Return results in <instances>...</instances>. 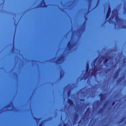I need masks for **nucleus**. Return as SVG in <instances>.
<instances>
[{
    "instance_id": "2eb2a0df",
    "label": "nucleus",
    "mask_w": 126,
    "mask_h": 126,
    "mask_svg": "<svg viewBox=\"0 0 126 126\" xmlns=\"http://www.w3.org/2000/svg\"><path fill=\"white\" fill-rule=\"evenodd\" d=\"M34 120H35V121H40L41 118H37L36 117H34Z\"/></svg>"
},
{
    "instance_id": "4be33fe9",
    "label": "nucleus",
    "mask_w": 126,
    "mask_h": 126,
    "mask_svg": "<svg viewBox=\"0 0 126 126\" xmlns=\"http://www.w3.org/2000/svg\"><path fill=\"white\" fill-rule=\"evenodd\" d=\"M88 110H89V108L87 109V111H86L87 112H88Z\"/></svg>"
},
{
    "instance_id": "ddd939ff",
    "label": "nucleus",
    "mask_w": 126,
    "mask_h": 126,
    "mask_svg": "<svg viewBox=\"0 0 126 126\" xmlns=\"http://www.w3.org/2000/svg\"><path fill=\"white\" fill-rule=\"evenodd\" d=\"M63 75H64L63 73L61 72L60 73V78H63Z\"/></svg>"
},
{
    "instance_id": "393cba45",
    "label": "nucleus",
    "mask_w": 126,
    "mask_h": 126,
    "mask_svg": "<svg viewBox=\"0 0 126 126\" xmlns=\"http://www.w3.org/2000/svg\"><path fill=\"white\" fill-rule=\"evenodd\" d=\"M77 116H78V115H77V114L76 118H77Z\"/></svg>"
},
{
    "instance_id": "39448f33",
    "label": "nucleus",
    "mask_w": 126,
    "mask_h": 126,
    "mask_svg": "<svg viewBox=\"0 0 126 126\" xmlns=\"http://www.w3.org/2000/svg\"><path fill=\"white\" fill-rule=\"evenodd\" d=\"M67 47L69 51H70L72 49V48H73V47H74V45L71 44V42L70 41H69L67 45Z\"/></svg>"
},
{
    "instance_id": "6e6552de",
    "label": "nucleus",
    "mask_w": 126,
    "mask_h": 126,
    "mask_svg": "<svg viewBox=\"0 0 126 126\" xmlns=\"http://www.w3.org/2000/svg\"><path fill=\"white\" fill-rule=\"evenodd\" d=\"M38 7H48V5L46 4L45 3V1H42L40 3V6H38Z\"/></svg>"
},
{
    "instance_id": "f8f14e48",
    "label": "nucleus",
    "mask_w": 126,
    "mask_h": 126,
    "mask_svg": "<svg viewBox=\"0 0 126 126\" xmlns=\"http://www.w3.org/2000/svg\"><path fill=\"white\" fill-rule=\"evenodd\" d=\"M109 58H107V59H105V60H104V61L103 62V63L105 64V63H108V62H109Z\"/></svg>"
},
{
    "instance_id": "7ed1b4c3",
    "label": "nucleus",
    "mask_w": 126,
    "mask_h": 126,
    "mask_svg": "<svg viewBox=\"0 0 126 126\" xmlns=\"http://www.w3.org/2000/svg\"><path fill=\"white\" fill-rule=\"evenodd\" d=\"M115 20L116 22L118 23V24L121 23V22H125V20H123L121 18H120V17H119V16H118V15H117L115 16Z\"/></svg>"
},
{
    "instance_id": "dca6fc26",
    "label": "nucleus",
    "mask_w": 126,
    "mask_h": 126,
    "mask_svg": "<svg viewBox=\"0 0 126 126\" xmlns=\"http://www.w3.org/2000/svg\"><path fill=\"white\" fill-rule=\"evenodd\" d=\"M70 91H68V92H67V96H68V97H70Z\"/></svg>"
},
{
    "instance_id": "4468645a",
    "label": "nucleus",
    "mask_w": 126,
    "mask_h": 126,
    "mask_svg": "<svg viewBox=\"0 0 126 126\" xmlns=\"http://www.w3.org/2000/svg\"><path fill=\"white\" fill-rule=\"evenodd\" d=\"M121 28H123V29H126V25H122L121 26Z\"/></svg>"
},
{
    "instance_id": "20e7f679",
    "label": "nucleus",
    "mask_w": 126,
    "mask_h": 126,
    "mask_svg": "<svg viewBox=\"0 0 126 126\" xmlns=\"http://www.w3.org/2000/svg\"><path fill=\"white\" fill-rule=\"evenodd\" d=\"M63 59H64V57L62 56L59 59L57 60L56 61L57 64H61L63 63Z\"/></svg>"
},
{
    "instance_id": "5701e85b",
    "label": "nucleus",
    "mask_w": 126,
    "mask_h": 126,
    "mask_svg": "<svg viewBox=\"0 0 126 126\" xmlns=\"http://www.w3.org/2000/svg\"><path fill=\"white\" fill-rule=\"evenodd\" d=\"M97 103L99 102V100H97Z\"/></svg>"
},
{
    "instance_id": "9b49d317",
    "label": "nucleus",
    "mask_w": 126,
    "mask_h": 126,
    "mask_svg": "<svg viewBox=\"0 0 126 126\" xmlns=\"http://www.w3.org/2000/svg\"><path fill=\"white\" fill-rule=\"evenodd\" d=\"M104 112V109L103 108L98 110V114H102Z\"/></svg>"
},
{
    "instance_id": "f03ea898",
    "label": "nucleus",
    "mask_w": 126,
    "mask_h": 126,
    "mask_svg": "<svg viewBox=\"0 0 126 126\" xmlns=\"http://www.w3.org/2000/svg\"><path fill=\"white\" fill-rule=\"evenodd\" d=\"M88 77H89V64L87 63L86 69V73L84 75L83 77L82 78V79L86 80V79H88Z\"/></svg>"
},
{
    "instance_id": "b1692460",
    "label": "nucleus",
    "mask_w": 126,
    "mask_h": 126,
    "mask_svg": "<svg viewBox=\"0 0 126 126\" xmlns=\"http://www.w3.org/2000/svg\"><path fill=\"white\" fill-rule=\"evenodd\" d=\"M82 101H84V99H82Z\"/></svg>"
},
{
    "instance_id": "412c9836",
    "label": "nucleus",
    "mask_w": 126,
    "mask_h": 126,
    "mask_svg": "<svg viewBox=\"0 0 126 126\" xmlns=\"http://www.w3.org/2000/svg\"><path fill=\"white\" fill-rule=\"evenodd\" d=\"M67 126V124H64L63 126Z\"/></svg>"
},
{
    "instance_id": "f3484780",
    "label": "nucleus",
    "mask_w": 126,
    "mask_h": 126,
    "mask_svg": "<svg viewBox=\"0 0 126 126\" xmlns=\"http://www.w3.org/2000/svg\"><path fill=\"white\" fill-rule=\"evenodd\" d=\"M115 104H116V101H113L112 103V106H115Z\"/></svg>"
},
{
    "instance_id": "a211bd4d",
    "label": "nucleus",
    "mask_w": 126,
    "mask_h": 126,
    "mask_svg": "<svg viewBox=\"0 0 126 126\" xmlns=\"http://www.w3.org/2000/svg\"><path fill=\"white\" fill-rule=\"evenodd\" d=\"M98 4H99V0L97 1V4L96 6H95V8H96V6H98Z\"/></svg>"
},
{
    "instance_id": "6ab92c4d",
    "label": "nucleus",
    "mask_w": 126,
    "mask_h": 126,
    "mask_svg": "<svg viewBox=\"0 0 126 126\" xmlns=\"http://www.w3.org/2000/svg\"><path fill=\"white\" fill-rule=\"evenodd\" d=\"M39 126H43V122H42L41 123L39 124Z\"/></svg>"
},
{
    "instance_id": "f257e3e1",
    "label": "nucleus",
    "mask_w": 126,
    "mask_h": 126,
    "mask_svg": "<svg viewBox=\"0 0 126 126\" xmlns=\"http://www.w3.org/2000/svg\"><path fill=\"white\" fill-rule=\"evenodd\" d=\"M97 60H98V58L95 59L94 61V68L93 70V72L92 73V75H96V73L97 71H98V66L96 65V62H97Z\"/></svg>"
},
{
    "instance_id": "423d86ee",
    "label": "nucleus",
    "mask_w": 126,
    "mask_h": 126,
    "mask_svg": "<svg viewBox=\"0 0 126 126\" xmlns=\"http://www.w3.org/2000/svg\"><path fill=\"white\" fill-rule=\"evenodd\" d=\"M111 7H108V10L107 11V13L106 14V20L108 19V18H109V17H110V15H111Z\"/></svg>"
},
{
    "instance_id": "aec40b11",
    "label": "nucleus",
    "mask_w": 126,
    "mask_h": 126,
    "mask_svg": "<svg viewBox=\"0 0 126 126\" xmlns=\"http://www.w3.org/2000/svg\"><path fill=\"white\" fill-rule=\"evenodd\" d=\"M125 120V118H123L121 120V121L120 122V123H122V122Z\"/></svg>"
},
{
    "instance_id": "0eeeda50",
    "label": "nucleus",
    "mask_w": 126,
    "mask_h": 126,
    "mask_svg": "<svg viewBox=\"0 0 126 126\" xmlns=\"http://www.w3.org/2000/svg\"><path fill=\"white\" fill-rule=\"evenodd\" d=\"M98 96H99V97H100V100L101 101H104V100H105V99H106V97H105V94H100Z\"/></svg>"
},
{
    "instance_id": "9d476101",
    "label": "nucleus",
    "mask_w": 126,
    "mask_h": 126,
    "mask_svg": "<svg viewBox=\"0 0 126 126\" xmlns=\"http://www.w3.org/2000/svg\"><path fill=\"white\" fill-rule=\"evenodd\" d=\"M118 75H119V71H117L116 72V74L114 75V78L116 79V78H118Z\"/></svg>"
},
{
    "instance_id": "1a4fd4ad",
    "label": "nucleus",
    "mask_w": 126,
    "mask_h": 126,
    "mask_svg": "<svg viewBox=\"0 0 126 126\" xmlns=\"http://www.w3.org/2000/svg\"><path fill=\"white\" fill-rule=\"evenodd\" d=\"M67 103L68 104H69L70 106H73V105H74V103L73 102V100H72L70 98L68 99Z\"/></svg>"
}]
</instances>
